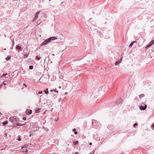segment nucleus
I'll use <instances>...</instances> for the list:
<instances>
[{
  "mask_svg": "<svg viewBox=\"0 0 154 154\" xmlns=\"http://www.w3.org/2000/svg\"><path fill=\"white\" fill-rule=\"evenodd\" d=\"M23 146H22V149H23Z\"/></svg>",
  "mask_w": 154,
  "mask_h": 154,
  "instance_id": "obj_50",
  "label": "nucleus"
},
{
  "mask_svg": "<svg viewBox=\"0 0 154 154\" xmlns=\"http://www.w3.org/2000/svg\"><path fill=\"white\" fill-rule=\"evenodd\" d=\"M26 117H24L23 118V120L25 121L26 120Z\"/></svg>",
  "mask_w": 154,
  "mask_h": 154,
  "instance_id": "obj_28",
  "label": "nucleus"
},
{
  "mask_svg": "<svg viewBox=\"0 0 154 154\" xmlns=\"http://www.w3.org/2000/svg\"><path fill=\"white\" fill-rule=\"evenodd\" d=\"M74 133L75 134H78L77 132L76 131H74Z\"/></svg>",
  "mask_w": 154,
  "mask_h": 154,
  "instance_id": "obj_30",
  "label": "nucleus"
},
{
  "mask_svg": "<svg viewBox=\"0 0 154 154\" xmlns=\"http://www.w3.org/2000/svg\"><path fill=\"white\" fill-rule=\"evenodd\" d=\"M74 154H79L78 152H75Z\"/></svg>",
  "mask_w": 154,
  "mask_h": 154,
  "instance_id": "obj_40",
  "label": "nucleus"
},
{
  "mask_svg": "<svg viewBox=\"0 0 154 154\" xmlns=\"http://www.w3.org/2000/svg\"><path fill=\"white\" fill-rule=\"evenodd\" d=\"M44 92H45V94H48V88H47L46 90L44 91Z\"/></svg>",
  "mask_w": 154,
  "mask_h": 154,
  "instance_id": "obj_16",
  "label": "nucleus"
},
{
  "mask_svg": "<svg viewBox=\"0 0 154 154\" xmlns=\"http://www.w3.org/2000/svg\"><path fill=\"white\" fill-rule=\"evenodd\" d=\"M23 48H22V47L21 46H20L19 45H16V48L17 51V50H20L22 49H23Z\"/></svg>",
  "mask_w": 154,
  "mask_h": 154,
  "instance_id": "obj_8",
  "label": "nucleus"
},
{
  "mask_svg": "<svg viewBox=\"0 0 154 154\" xmlns=\"http://www.w3.org/2000/svg\"><path fill=\"white\" fill-rule=\"evenodd\" d=\"M41 110V108H38L35 110V112L36 113H38L40 112V110Z\"/></svg>",
  "mask_w": 154,
  "mask_h": 154,
  "instance_id": "obj_18",
  "label": "nucleus"
},
{
  "mask_svg": "<svg viewBox=\"0 0 154 154\" xmlns=\"http://www.w3.org/2000/svg\"><path fill=\"white\" fill-rule=\"evenodd\" d=\"M3 86V85L2 84L0 85V88H2V86Z\"/></svg>",
  "mask_w": 154,
  "mask_h": 154,
  "instance_id": "obj_37",
  "label": "nucleus"
},
{
  "mask_svg": "<svg viewBox=\"0 0 154 154\" xmlns=\"http://www.w3.org/2000/svg\"><path fill=\"white\" fill-rule=\"evenodd\" d=\"M21 122H22V123H24V122H23V121H21Z\"/></svg>",
  "mask_w": 154,
  "mask_h": 154,
  "instance_id": "obj_45",
  "label": "nucleus"
},
{
  "mask_svg": "<svg viewBox=\"0 0 154 154\" xmlns=\"http://www.w3.org/2000/svg\"><path fill=\"white\" fill-rule=\"evenodd\" d=\"M61 88V86H59V88H60H60Z\"/></svg>",
  "mask_w": 154,
  "mask_h": 154,
  "instance_id": "obj_43",
  "label": "nucleus"
},
{
  "mask_svg": "<svg viewBox=\"0 0 154 154\" xmlns=\"http://www.w3.org/2000/svg\"><path fill=\"white\" fill-rule=\"evenodd\" d=\"M32 110L31 109H27L25 111V113L27 115H29L32 113Z\"/></svg>",
  "mask_w": 154,
  "mask_h": 154,
  "instance_id": "obj_7",
  "label": "nucleus"
},
{
  "mask_svg": "<svg viewBox=\"0 0 154 154\" xmlns=\"http://www.w3.org/2000/svg\"><path fill=\"white\" fill-rule=\"evenodd\" d=\"M152 42H153V43L154 44V39H153L151 41Z\"/></svg>",
  "mask_w": 154,
  "mask_h": 154,
  "instance_id": "obj_36",
  "label": "nucleus"
},
{
  "mask_svg": "<svg viewBox=\"0 0 154 154\" xmlns=\"http://www.w3.org/2000/svg\"><path fill=\"white\" fill-rule=\"evenodd\" d=\"M27 146V144H25V145H24V146L25 147H26Z\"/></svg>",
  "mask_w": 154,
  "mask_h": 154,
  "instance_id": "obj_34",
  "label": "nucleus"
},
{
  "mask_svg": "<svg viewBox=\"0 0 154 154\" xmlns=\"http://www.w3.org/2000/svg\"><path fill=\"white\" fill-rule=\"evenodd\" d=\"M38 94H41V95H40V96H42V91H39L38 92Z\"/></svg>",
  "mask_w": 154,
  "mask_h": 154,
  "instance_id": "obj_22",
  "label": "nucleus"
},
{
  "mask_svg": "<svg viewBox=\"0 0 154 154\" xmlns=\"http://www.w3.org/2000/svg\"><path fill=\"white\" fill-rule=\"evenodd\" d=\"M98 122L96 121L94 119H93L92 120V125L93 126H96L97 125Z\"/></svg>",
  "mask_w": 154,
  "mask_h": 154,
  "instance_id": "obj_5",
  "label": "nucleus"
},
{
  "mask_svg": "<svg viewBox=\"0 0 154 154\" xmlns=\"http://www.w3.org/2000/svg\"><path fill=\"white\" fill-rule=\"evenodd\" d=\"M60 99H61V98H60L59 99V102H60Z\"/></svg>",
  "mask_w": 154,
  "mask_h": 154,
  "instance_id": "obj_46",
  "label": "nucleus"
},
{
  "mask_svg": "<svg viewBox=\"0 0 154 154\" xmlns=\"http://www.w3.org/2000/svg\"><path fill=\"white\" fill-rule=\"evenodd\" d=\"M8 121H5L2 123V125L3 126H5V125H7V124H8Z\"/></svg>",
  "mask_w": 154,
  "mask_h": 154,
  "instance_id": "obj_13",
  "label": "nucleus"
},
{
  "mask_svg": "<svg viewBox=\"0 0 154 154\" xmlns=\"http://www.w3.org/2000/svg\"><path fill=\"white\" fill-rule=\"evenodd\" d=\"M0 114L1 115H2V114L1 113V112H0Z\"/></svg>",
  "mask_w": 154,
  "mask_h": 154,
  "instance_id": "obj_49",
  "label": "nucleus"
},
{
  "mask_svg": "<svg viewBox=\"0 0 154 154\" xmlns=\"http://www.w3.org/2000/svg\"><path fill=\"white\" fill-rule=\"evenodd\" d=\"M33 68V66L32 65H30L29 67L30 69H32Z\"/></svg>",
  "mask_w": 154,
  "mask_h": 154,
  "instance_id": "obj_20",
  "label": "nucleus"
},
{
  "mask_svg": "<svg viewBox=\"0 0 154 154\" xmlns=\"http://www.w3.org/2000/svg\"><path fill=\"white\" fill-rule=\"evenodd\" d=\"M18 53H19V51H18Z\"/></svg>",
  "mask_w": 154,
  "mask_h": 154,
  "instance_id": "obj_54",
  "label": "nucleus"
},
{
  "mask_svg": "<svg viewBox=\"0 0 154 154\" xmlns=\"http://www.w3.org/2000/svg\"><path fill=\"white\" fill-rule=\"evenodd\" d=\"M4 50H6V48H4Z\"/></svg>",
  "mask_w": 154,
  "mask_h": 154,
  "instance_id": "obj_51",
  "label": "nucleus"
},
{
  "mask_svg": "<svg viewBox=\"0 0 154 154\" xmlns=\"http://www.w3.org/2000/svg\"><path fill=\"white\" fill-rule=\"evenodd\" d=\"M147 107V106L146 105H145L144 106L141 105L140 106V108L141 110H145Z\"/></svg>",
  "mask_w": 154,
  "mask_h": 154,
  "instance_id": "obj_6",
  "label": "nucleus"
},
{
  "mask_svg": "<svg viewBox=\"0 0 154 154\" xmlns=\"http://www.w3.org/2000/svg\"><path fill=\"white\" fill-rule=\"evenodd\" d=\"M23 85H24L26 87V85L24 83L23 84Z\"/></svg>",
  "mask_w": 154,
  "mask_h": 154,
  "instance_id": "obj_42",
  "label": "nucleus"
},
{
  "mask_svg": "<svg viewBox=\"0 0 154 154\" xmlns=\"http://www.w3.org/2000/svg\"><path fill=\"white\" fill-rule=\"evenodd\" d=\"M153 51H154V50Z\"/></svg>",
  "mask_w": 154,
  "mask_h": 154,
  "instance_id": "obj_55",
  "label": "nucleus"
},
{
  "mask_svg": "<svg viewBox=\"0 0 154 154\" xmlns=\"http://www.w3.org/2000/svg\"><path fill=\"white\" fill-rule=\"evenodd\" d=\"M119 63H119V61H116V62H115V65H118V64H119Z\"/></svg>",
  "mask_w": 154,
  "mask_h": 154,
  "instance_id": "obj_21",
  "label": "nucleus"
},
{
  "mask_svg": "<svg viewBox=\"0 0 154 154\" xmlns=\"http://www.w3.org/2000/svg\"><path fill=\"white\" fill-rule=\"evenodd\" d=\"M40 11H37L35 14V16L34 18L33 22L35 21L38 17V14L40 13Z\"/></svg>",
  "mask_w": 154,
  "mask_h": 154,
  "instance_id": "obj_4",
  "label": "nucleus"
},
{
  "mask_svg": "<svg viewBox=\"0 0 154 154\" xmlns=\"http://www.w3.org/2000/svg\"><path fill=\"white\" fill-rule=\"evenodd\" d=\"M138 125V124L137 123H135L133 125V126L135 127V126H137Z\"/></svg>",
  "mask_w": 154,
  "mask_h": 154,
  "instance_id": "obj_26",
  "label": "nucleus"
},
{
  "mask_svg": "<svg viewBox=\"0 0 154 154\" xmlns=\"http://www.w3.org/2000/svg\"><path fill=\"white\" fill-rule=\"evenodd\" d=\"M30 137H31V134H30Z\"/></svg>",
  "mask_w": 154,
  "mask_h": 154,
  "instance_id": "obj_52",
  "label": "nucleus"
},
{
  "mask_svg": "<svg viewBox=\"0 0 154 154\" xmlns=\"http://www.w3.org/2000/svg\"><path fill=\"white\" fill-rule=\"evenodd\" d=\"M149 46H149V45H148L145 48H148Z\"/></svg>",
  "mask_w": 154,
  "mask_h": 154,
  "instance_id": "obj_29",
  "label": "nucleus"
},
{
  "mask_svg": "<svg viewBox=\"0 0 154 154\" xmlns=\"http://www.w3.org/2000/svg\"><path fill=\"white\" fill-rule=\"evenodd\" d=\"M31 59L30 58H29L28 59V61H30L31 60Z\"/></svg>",
  "mask_w": 154,
  "mask_h": 154,
  "instance_id": "obj_39",
  "label": "nucleus"
},
{
  "mask_svg": "<svg viewBox=\"0 0 154 154\" xmlns=\"http://www.w3.org/2000/svg\"><path fill=\"white\" fill-rule=\"evenodd\" d=\"M23 126V125H18V122L17 123H15L14 124V125H13V126L12 127H17L18 126Z\"/></svg>",
  "mask_w": 154,
  "mask_h": 154,
  "instance_id": "obj_9",
  "label": "nucleus"
},
{
  "mask_svg": "<svg viewBox=\"0 0 154 154\" xmlns=\"http://www.w3.org/2000/svg\"><path fill=\"white\" fill-rule=\"evenodd\" d=\"M19 120V119L16 116L10 117L9 118V121L13 124H14L16 122L18 121Z\"/></svg>",
  "mask_w": 154,
  "mask_h": 154,
  "instance_id": "obj_2",
  "label": "nucleus"
},
{
  "mask_svg": "<svg viewBox=\"0 0 154 154\" xmlns=\"http://www.w3.org/2000/svg\"><path fill=\"white\" fill-rule=\"evenodd\" d=\"M5 82H6V81H4L3 82V84H2L3 85H6V84L5 83Z\"/></svg>",
  "mask_w": 154,
  "mask_h": 154,
  "instance_id": "obj_27",
  "label": "nucleus"
},
{
  "mask_svg": "<svg viewBox=\"0 0 154 154\" xmlns=\"http://www.w3.org/2000/svg\"><path fill=\"white\" fill-rule=\"evenodd\" d=\"M11 58V56L10 55H8L7 57L5 58V60L7 61L9 60Z\"/></svg>",
  "mask_w": 154,
  "mask_h": 154,
  "instance_id": "obj_11",
  "label": "nucleus"
},
{
  "mask_svg": "<svg viewBox=\"0 0 154 154\" xmlns=\"http://www.w3.org/2000/svg\"><path fill=\"white\" fill-rule=\"evenodd\" d=\"M65 95H66V94H68V93H67V92H65Z\"/></svg>",
  "mask_w": 154,
  "mask_h": 154,
  "instance_id": "obj_41",
  "label": "nucleus"
},
{
  "mask_svg": "<svg viewBox=\"0 0 154 154\" xmlns=\"http://www.w3.org/2000/svg\"><path fill=\"white\" fill-rule=\"evenodd\" d=\"M51 1V0H49V1Z\"/></svg>",
  "mask_w": 154,
  "mask_h": 154,
  "instance_id": "obj_53",
  "label": "nucleus"
},
{
  "mask_svg": "<svg viewBox=\"0 0 154 154\" xmlns=\"http://www.w3.org/2000/svg\"><path fill=\"white\" fill-rule=\"evenodd\" d=\"M24 57L27 58L29 54V52H28L27 48H24L23 51Z\"/></svg>",
  "mask_w": 154,
  "mask_h": 154,
  "instance_id": "obj_3",
  "label": "nucleus"
},
{
  "mask_svg": "<svg viewBox=\"0 0 154 154\" xmlns=\"http://www.w3.org/2000/svg\"><path fill=\"white\" fill-rule=\"evenodd\" d=\"M122 58H123V57H122L119 60L121 62V61L122 60Z\"/></svg>",
  "mask_w": 154,
  "mask_h": 154,
  "instance_id": "obj_35",
  "label": "nucleus"
},
{
  "mask_svg": "<svg viewBox=\"0 0 154 154\" xmlns=\"http://www.w3.org/2000/svg\"><path fill=\"white\" fill-rule=\"evenodd\" d=\"M144 94H142L139 95V98L140 99L144 97Z\"/></svg>",
  "mask_w": 154,
  "mask_h": 154,
  "instance_id": "obj_14",
  "label": "nucleus"
},
{
  "mask_svg": "<svg viewBox=\"0 0 154 154\" xmlns=\"http://www.w3.org/2000/svg\"><path fill=\"white\" fill-rule=\"evenodd\" d=\"M23 151L24 152H25L26 153H27L28 152V150L27 149H23Z\"/></svg>",
  "mask_w": 154,
  "mask_h": 154,
  "instance_id": "obj_25",
  "label": "nucleus"
},
{
  "mask_svg": "<svg viewBox=\"0 0 154 154\" xmlns=\"http://www.w3.org/2000/svg\"><path fill=\"white\" fill-rule=\"evenodd\" d=\"M115 103L117 105H119L120 103H122L121 99V98H119Z\"/></svg>",
  "mask_w": 154,
  "mask_h": 154,
  "instance_id": "obj_10",
  "label": "nucleus"
},
{
  "mask_svg": "<svg viewBox=\"0 0 154 154\" xmlns=\"http://www.w3.org/2000/svg\"><path fill=\"white\" fill-rule=\"evenodd\" d=\"M135 42H136V41H134L132 42L129 45V47H130V48H131L132 45H133L134 43H135Z\"/></svg>",
  "mask_w": 154,
  "mask_h": 154,
  "instance_id": "obj_12",
  "label": "nucleus"
},
{
  "mask_svg": "<svg viewBox=\"0 0 154 154\" xmlns=\"http://www.w3.org/2000/svg\"><path fill=\"white\" fill-rule=\"evenodd\" d=\"M7 75H8V74L7 73H4L2 75V76L6 77Z\"/></svg>",
  "mask_w": 154,
  "mask_h": 154,
  "instance_id": "obj_24",
  "label": "nucleus"
},
{
  "mask_svg": "<svg viewBox=\"0 0 154 154\" xmlns=\"http://www.w3.org/2000/svg\"><path fill=\"white\" fill-rule=\"evenodd\" d=\"M92 145V143L91 142L89 143V145L91 146Z\"/></svg>",
  "mask_w": 154,
  "mask_h": 154,
  "instance_id": "obj_38",
  "label": "nucleus"
},
{
  "mask_svg": "<svg viewBox=\"0 0 154 154\" xmlns=\"http://www.w3.org/2000/svg\"><path fill=\"white\" fill-rule=\"evenodd\" d=\"M17 140L18 141H20L21 140L20 138V136H18L17 137Z\"/></svg>",
  "mask_w": 154,
  "mask_h": 154,
  "instance_id": "obj_17",
  "label": "nucleus"
},
{
  "mask_svg": "<svg viewBox=\"0 0 154 154\" xmlns=\"http://www.w3.org/2000/svg\"><path fill=\"white\" fill-rule=\"evenodd\" d=\"M154 43H153V42H152V41H151L149 43V46H151Z\"/></svg>",
  "mask_w": 154,
  "mask_h": 154,
  "instance_id": "obj_23",
  "label": "nucleus"
},
{
  "mask_svg": "<svg viewBox=\"0 0 154 154\" xmlns=\"http://www.w3.org/2000/svg\"><path fill=\"white\" fill-rule=\"evenodd\" d=\"M54 91L55 92H56L57 93L58 92V91L57 90H54Z\"/></svg>",
  "mask_w": 154,
  "mask_h": 154,
  "instance_id": "obj_33",
  "label": "nucleus"
},
{
  "mask_svg": "<svg viewBox=\"0 0 154 154\" xmlns=\"http://www.w3.org/2000/svg\"><path fill=\"white\" fill-rule=\"evenodd\" d=\"M50 91H51V92H52V91H53V90H50Z\"/></svg>",
  "mask_w": 154,
  "mask_h": 154,
  "instance_id": "obj_47",
  "label": "nucleus"
},
{
  "mask_svg": "<svg viewBox=\"0 0 154 154\" xmlns=\"http://www.w3.org/2000/svg\"><path fill=\"white\" fill-rule=\"evenodd\" d=\"M25 124V123H24V124H21V123H18V125H23V126Z\"/></svg>",
  "mask_w": 154,
  "mask_h": 154,
  "instance_id": "obj_31",
  "label": "nucleus"
},
{
  "mask_svg": "<svg viewBox=\"0 0 154 154\" xmlns=\"http://www.w3.org/2000/svg\"><path fill=\"white\" fill-rule=\"evenodd\" d=\"M152 126L154 128V124L152 125Z\"/></svg>",
  "mask_w": 154,
  "mask_h": 154,
  "instance_id": "obj_48",
  "label": "nucleus"
},
{
  "mask_svg": "<svg viewBox=\"0 0 154 154\" xmlns=\"http://www.w3.org/2000/svg\"><path fill=\"white\" fill-rule=\"evenodd\" d=\"M76 129L75 128H74L72 129V131L74 132V131H76Z\"/></svg>",
  "mask_w": 154,
  "mask_h": 154,
  "instance_id": "obj_32",
  "label": "nucleus"
},
{
  "mask_svg": "<svg viewBox=\"0 0 154 154\" xmlns=\"http://www.w3.org/2000/svg\"><path fill=\"white\" fill-rule=\"evenodd\" d=\"M57 39V38L53 36L50 37L46 39L41 44V46H43L48 44V43L51 42L52 41L54 40Z\"/></svg>",
  "mask_w": 154,
  "mask_h": 154,
  "instance_id": "obj_1",
  "label": "nucleus"
},
{
  "mask_svg": "<svg viewBox=\"0 0 154 154\" xmlns=\"http://www.w3.org/2000/svg\"><path fill=\"white\" fill-rule=\"evenodd\" d=\"M73 143L75 146H77L79 143V142L78 141H75Z\"/></svg>",
  "mask_w": 154,
  "mask_h": 154,
  "instance_id": "obj_15",
  "label": "nucleus"
},
{
  "mask_svg": "<svg viewBox=\"0 0 154 154\" xmlns=\"http://www.w3.org/2000/svg\"><path fill=\"white\" fill-rule=\"evenodd\" d=\"M118 61H119V63H120L121 62V61H120L119 60Z\"/></svg>",
  "mask_w": 154,
  "mask_h": 154,
  "instance_id": "obj_44",
  "label": "nucleus"
},
{
  "mask_svg": "<svg viewBox=\"0 0 154 154\" xmlns=\"http://www.w3.org/2000/svg\"><path fill=\"white\" fill-rule=\"evenodd\" d=\"M41 59L40 57H38V56H36L35 57V59L37 60H39Z\"/></svg>",
  "mask_w": 154,
  "mask_h": 154,
  "instance_id": "obj_19",
  "label": "nucleus"
}]
</instances>
